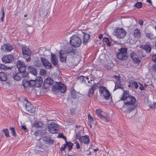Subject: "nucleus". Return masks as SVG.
Here are the masks:
<instances>
[{
    "instance_id": "423d86ee",
    "label": "nucleus",
    "mask_w": 156,
    "mask_h": 156,
    "mask_svg": "<svg viewBox=\"0 0 156 156\" xmlns=\"http://www.w3.org/2000/svg\"><path fill=\"white\" fill-rule=\"evenodd\" d=\"M126 34V32L122 28L117 29L114 35L119 38H123Z\"/></svg>"
},
{
    "instance_id": "a878e982",
    "label": "nucleus",
    "mask_w": 156,
    "mask_h": 156,
    "mask_svg": "<svg viewBox=\"0 0 156 156\" xmlns=\"http://www.w3.org/2000/svg\"><path fill=\"white\" fill-rule=\"evenodd\" d=\"M86 82H87L88 83H90V85H89V86H93L94 84V79L92 77H90L89 78L88 77H86Z\"/></svg>"
},
{
    "instance_id": "338daca9",
    "label": "nucleus",
    "mask_w": 156,
    "mask_h": 156,
    "mask_svg": "<svg viewBox=\"0 0 156 156\" xmlns=\"http://www.w3.org/2000/svg\"><path fill=\"white\" fill-rule=\"evenodd\" d=\"M147 2L149 3L150 4H152V3H151V0H147Z\"/></svg>"
},
{
    "instance_id": "dca6fc26",
    "label": "nucleus",
    "mask_w": 156,
    "mask_h": 156,
    "mask_svg": "<svg viewBox=\"0 0 156 156\" xmlns=\"http://www.w3.org/2000/svg\"><path fill=\"white\" fill-rule=\"evenodd\" d=\"M42 140L44 143L47 144H53L54 140L50 137L47 136H44L42 138Z\"/></svg>"
},
{
    "instance_id": "c756f323",
    "label": "nucleus",
    "mask_w": 156,
    "mask_h": 156,
    "mask_svg": "<svg viewBox=\"0 0 156 156\" xmlns=\"http://www.w3.org/2000/svg\"><path fill=\"white\" fill-rule=\"evenodd\" d=\"M43 125V123L41 121L38 122H35L34 124V126L36 128H40Z\"/></svg>"
},
{
    "instance_id": "72a5a7b5",
    "label": "nucleus",
    "mask_w": 156,
    "mask_h": 156,
    "mask_svg": "<svg viewBox=\"0 0 156 156\" xmlns=\"http://www.w3.org/2000/svg\"><path fill=\"white\" fill-rule=\"evenodd\" d=\"M116 87H117V88H116L117 89H118V88H119V89H122V90H123V89H124V87H123V85L122 84H121L119 83L117 84H116V83H115V87L114 90L116 89Z\"/></svg>"
},
{
    "instance_id": "37998d69",
    "label": "nucleus",
    "mask_w": 156,
    "mask_h": 156,
    "mask_svg": "<svg viewBox=\"0 0 156 156\" xmlns=\"http://www.w3.org/2000/svg\"><path fill=\"white\" fill-rule=\"evenodd\" d=\"M23 84L24 87H30V83L29 81H25L24 83L23 82Z\"/></svg>"
},
{
    "instance_id": "a211bd4d",
    "label": "nucleus",
    "mask_w": 156,
    "mask_h": 156,
    "mask_svg": "<svg viewBox=\"0 0 156 156\" xmlns=\"http://www.w3.org/2000/svg\"><path fill=\"white\" fill-rule=\"evenodd\" d=\"M60 61L62 62H65L66 58V55L64 51L60 50L59 52Z\"/></svg>"
},
{
    "instance_id": "aec40b11",
    "label": "nucleus",
    "mask_w": 156,
    "mask_h": 156,
    "mask_svg": "<svg viewBox=\"0 0 156 156\" xmlns=\"http://www.w3.org/2000/svg\"><path fill=\"white\" fill-rule=\"evenodd\" d=\"M140 48L145 50L147 52L149 53L150 52L151 49V46L147 44L142 45L140 46Z\"/></svg>"
},
{
    "instance_id": "a18cd8bd",
    "label": "nucleus",
    "mask_w": 156,
    "mask_h": 156,
    "mask_svg": "<svg viewBox=\"0 0 156 156\" xmlns=\"http://www.w3.org/2000/svg\"><path fill=\"white\" fill-rule=\"evenodd\" d=\"M58 137L59 138H61L63 139H64L65 140V141H66V137L65 136H64L62 134H59L58 135Z\"/></svg>"
},
{
    "instance_id": "b1692460",
    "label": "nucleus",
    "mask_w": 156,
    "mask_h": 156,
    "mask_svg": "<svg viewBox=\"0 0 156 156\" xmlns=\"http://www.w3.org/2000/svg\"><path fill=\"white\" fill-rule=\"evenodd\" d=\"M101 110L100 109H97L96 110V112L98 116L102 119L103 120H104L106 122H107L108 120L106 117L103 116L101 113Z\"/></svg>"
},
{
    "instance_id": "20e7f679",
    "label": "nucleus",
    "mask_w": 156,
    "mask_h": 156,
    "mask_svg": "<svg viewBox=\"0 0 156 156\" xmlns=\"http://www.w3.org/2000/svg\"><path fill=\"white\" fill-rule=\"evenodd\" d=\"M51 89L54 91H60L61 93L65 92L66 90V86L60 82H55L54 85L52 87Z\"/></svg>"
},
{
    "instance_id": "0e129e2a",
    "label": "nucleus",
    "mask_w": 156,
    "mask_h": 156,
    "mask_svg": "<svg viewBox=\"0 0 156 156\" xmlns=\"http://www.w3.org/2000/svg\"><path fill=\"white\" fill-rule=\"evenodd\" d=\"M114 77L117 79H118V80H120V77L119 76H117L116 75H115L114 76Z\"/></svg>"
},
{
    "instance_id": "bb28decb",
    "label": "nucleus",
    "mask_w": 156,
    "mask_h": 156,
    "mask_svg": "<svg viewBox=\"0 0 156 156\" xmlns=\"http://www.w3.org/2000/svg\"><path fill=\"white\" fill-rule=\"evenodd\" d=\"M14 79L17 81H20L21 79V73L19 72L16 73L13 76Z\"/></svg>"
},
{
    "instance_id": "5701e85b",
    "label": "nucleus",
    "mask_w": 156,
    "mask_h": 156,
    "mask_svg": "<svg viewBox=\"0 0 156 156\" xmlns=\"http://www.w3.org/2000/svg\"><path fill=\"white\" fill-rule=\"evenodd\" d=\"M28 70L31 74L35 76H37V71L36 68H34L32 66H28Z\"/></svg>"
},
{
    "instance_id": "052dcab7",
    "label": "nucleus",
    "mask_w": 156,
    "mask_h": 156,
    "mask_svg": "<svg viewBox=\"0 0 156 156\" xmlns=\"http://www.w3.org/2000/svg\"><path fill=\"white\" fill-rule=\"evenodd\" d=\"M139 24L141 25V26H142L143 25V21L142 20H139Z\"/></svg>"
},
{
    "instance_id": "6ab92c4d",
    "label": "nucleus",
    "mask_w": 156,
    "mask_h": 156,
    "mask_svg": "<svg viewBox=\"0 0 156 156\" xmlns=\"http://www.w3.org/2000/svg\"><path fill=\"white\" fill-rule=\"evenodd\" d=\"M36 82L35 87H40L43 83L42 78L39 76L36 77V79L35 80Z\"/></svg>"
},
{
    "instance_id": "8fccbe9b",
    "label": "nucleus",
    "mask_w": 156,
    "mask_h": 156,
    "mask_svg": "<svg viewBox=\"0 0 156 156\" xmlns=\"http://www.w3.org/2000/svg\"><path fill=\"white\" fill-rule=\"evenodd\" d=\"M132 86L133 87H134L136 89H137L138 87V84L136 82H134L132 84Z\"/></svg>"
},
{
    "instance_id": "f03ea898",
    "label": "nucleus",
    "mask_w": 156,
    "mask_h": 156,
    "mask_svg": "<svg viewBox=\"0 0 156 156\" xmlns=\"http://www.w3.org/2000/svg\"><path fill=\"white\" fill-rule=\"evenodd\" d=\"M119 50V52L116 53L117 58L121 60L127 59L128 57L127 49L126 48H121Z\"/></svg>"
},
{
    "instance_id": "de8ad7c7",
    "label": "nucleus",
    "mask_w": 156,
    "mask_h": 156,
    "mask_svg": "<svg viewBox=\"0 0 156 156\" xmlns=\"http://www.w3.org/2000/svg\"><path fill=\"white\" fill-rule=\"evenodd\" d=\"M20 127L25 132H27L28 131V130L27 129V128L25 125H21Z\"/></svg>"
},
{
    "instance_id": "c03bdc74",
    "label": "nucleus",
    "mask_w": 156,
    "mask_h": 156,
    "mask_svg": "<svg viewBox=\"0 0 156 156\" xmlns=\"http://www.w3.org/2000/svg\"><path fill=\"white\" fill-rule=\"evenodd\" d=\"M132 58L134 62L135 63H140V60L139 59L137 58L136 57H133V58Z\"/></svg>"
},
{
    "instance_id": "bf43d9fd",
    "label": "nucleus",
    "mask_w": 156,
    "mask_h": 156,
    "mask_svg": "<svg viewBox=\"0 0 156 156\" xmlns=\"http://www.w3.org/2000/svg\"><path fill=\"white\" fill-rule=\"evenodd\" d=\"M76 51L74 50H73V49L70 51H68V52H70L71 53H73L74 54H75Z\"/></svg>"
},
{
    "instance_id": "2f4dec72",
    "label": "nucleus",
    "mask_w": 156,
    "mask_h": 156,
    "mask_svg": "<svg viewBox=\"0 0 156 156\" xmlns=\"http://www.w3.org/2000/svg\"><path fill=\"white\" fill-rule=\"evenodd\" d=\"M19 72L21 73V79L26 78L28 76V73L27 72H26V71L23 72H21V71H19Z\"/></svg>"
},
{
    "instance_id": "680f3d73",
    "label": "nucleus",
    "mask_w": 156,
    "mask_h": 156,
    "mask_svg": "<svg viewBox=\"0 0 156 156\" xmlns=\"http://www.w3.org/2000/svg\"><path fill=\"white\" fill-rule=\"evenodd\" d=\"M140 84V86L139 87V89L141 90H144V86L142 84Z\"/></svg>"
},
{
    "instance_id": "7c9ffc66",
    "label": "nucleus",
    "mask_w": 156,
    "mask_h": 156,
    "mask_svg": "<svg viewBox=\"0 0 156 156\" xmlns=\"http://www.w3.org/2000/svg\"><path fill=\"white\" fill-rule=\"evenodd\" d=\"M66 147L68 146V151H71L73 148V144L71 143V142H69L66 140Z\"/></svg>"
},
{
    "instance_id": "69168bd1",
    "label": "nucleus",
    "mask_w": 156,
    "mask_h": 156,
    "mask_svg": "<svg viewBox=\"0 0 156 156\" xmlns=\"http://www.w3.org/2000/svg\"><path fill=\"white\" fill-rule=\"evenodd\" d=\"M99 38L100 39H101L103 38V35L102 34H100L99 35Z\"/></svg>"
},
{
    "instance_id": "3c124183",
    "label": "nucleus",
    "mask_w": 156,
    "mask_h": 156,
    "mask_svg": "<svg viewBox=\"0 0 156 156\" xmlns=\"http://www.w3.org/2000/svg\"><path fill=\"white\" fill-rule=\"evenodd\" d=\"M40 73L41 75H44L46 73V71L44 69H41L40 71Z\"/></svg>"
},
{
    "instance_id": "ddd939ff",
    "label": "nucleus",
    "mask_w": 156,
    "mask_h": 156,
    "mask_svg": "<svg viewBox=\"0 0 156 156\" xmlns=\"http://www.w3.org/2000/svg\"><path fill=\"white\" fill-rule=\"evenodd\" d=\"M12 46L9 44H5L1 47V50L2 51H7L10 52L13 49Z\"/></svg>"
},
{
    "instance_id": "13d9d810",
    "label": "nucleus",
    "mask_w": 156,
    "mask_h": 156,
    "mask_svg": "<svg viewBox=\"0 0 156 156\" xmlns=\"http://www.w3.org/2000/svg\"><path fill=\"white\" fill-rule=\"evenodd\" d=\"M40 133V131L39 130H37L35 132V135L36 136H38Z\"/></svg>"
},
{
    "instance_id": "cd10ccee",
    "label": "nucleus",
    "mask_w": 156,
    "mask_h": 156,
    "mask_svg": "<svg viewBox=\"0 0 156 156\" xmlns=\"http://www.w3.org/2000/svg\"><path fill=\"white\" fill-rule=\"evenodd\" d=\"M71 97L74 99H76L77 96V93L74 89H71L70 90Z\"/></svg>"
},
{
    "instance_id": "5fc2aeb1",
    "label": "nucleus",
    "mask_w": 156,
    "mask_h": 156,
    "mask_svg": "<svg viewBox=\"0 0 156 156\" xmlns=\"http://www.w3.org/2000/svg\"><path fill=\"white\" fill-rule=\"evenodd\" d=\"M75 143L76 144V147L77 149H79L80 147V145L77 141H76Z\"/></svg>"
},
{
    "instance_id": "f3484780",
    "label": "nucleus",
    "mask_w": 156,
    "mask_h": 156,
    "mask_svg": "<svg viewBox=\"0 0 156 156\" xmlns=\"http://www.w3.org/2000/svg\"><path fill=\"white\" fill-rule=\"evenodd\" d=\"M83 34V44L84 45H86L88 42L90 38V36L89 34L82 31Z\"/></svg>"
},
{
    "instance_id": "f8f14e48",
    "label": "nucleus",
    "mask_w": 156,
    "mask_h": 156,
    "mask_svg": "<svg viewBox=\"0 0 156 156\" xmlns=\"http://www.w3.org/2000/svg\"><path fill=\"white\" fill-rule=\"evenodd\" d=\"M53 83V80L50 78H47L44 80L43 86L44 88H47L50 85Z\"/></svg>"
},
{
    "instance_id": "4c0bfd02",
    "label": "nucleus",
    "mask_w": 156,
    "mask_h": 156,
    "mask_svg": "<svg viewBox=\"0 0 156 156\" xmlns=\"http://www.w3.org/2000/svg\"><path fill=\"white\" fill-rule=\"evenodd\" d=\"M85 77L83 76H80L78 78V80H80L81 82L86 83V80L85 79Z\"/></svg>"
},
{
    "instance_id": "79ce46f5",
    "label": "nucleus",
    "mask_w": 156,
    "mask_h": 156,
    "mask_svg": "<svg viewBox=\"0 0 156 156\" xmlns=\"http://www.w3.org/2000/svg\"><path fill=\"white\" fill-rule=\"evenodd\" d=\"M0 69L5 70H6L8 69V67H6L5 65L1 64H0Z\"/></svg>"
},
{
    "instance_id": "09e8293b",
    "label": "nucleus",
    "mask_w": 156,
    "mask_h": 156,
    "mask_svg": "<svg viewBox=\"0 0 156 156\" xmlns=\"http://www.w3.org/2000/svg\"><path fill=\"white\" fill-rule=\"evenodd\" d=\"M2 17L1 18V20L2 22H3L4 21V18L5 16V13L3 11V8H2Z\"/></svg>"
},
{
    "instance_id": "7ed1b4c3",
    "label": "nucleus",
    "mask_w": 156,
    "mask_h": 156,
    "mask_svg": "<svg viewBox=\"0 0 156 156\" xmlns=\"http://www.w3.org/2000/svg\"><path fill=\"white\" fill-rule=\"evenodd\" d=\"M99 92L100 96L106 100H108L110 99L111 95L106 87L103 86H100L99 87Z\"/></svg>"
},
{
    "instance_id": "603ef678",
    "label": "nucleus",
    "mask_w": 156,
    "mask_h": 156,
    "mask_svg": "<svg viewBox=\"0 0 156 156\" xmlns=\"http://www.w3.org/2000/svg\"><path fill=\"white\" fill-rule=\"evenodd\" d=\"M88 119L91 122L93 121V119L92 117L90 115H88Z\"/></svg>"
},
{
    "instance_id": "4d7b16f0",
    "label": "nucleus",
    "mask_w": 156,
    "mask_h": 156,
    "mask_svg": "<svg viewBox=\"0 0 156 156\" xmlns=\"http://www.w3.org/2000/svg\"><path fill=\"white\" fill-rule=\"evenodd\" d=\"M152 69L153 70L156 71V64H154L153 65Z\"/></svg>"
},
{
    "instance_id": "0eeeda50",
    "label": "nucleus",
    "mask_w": 156,
    "mask_h": 156,
    "mask_svg": "<svg viewBox=\"0 0 156 156\" xmlns=\"http://www.w3.org/2000/svg\"><path fill=\"white\" fill-rule=\"evenodd\" d=\"M48 130L50 133L52 134L56 133L58 132V126L57 124L54 122H51L48 124Z\"/></svg>"
},
{
    "instance_id": "49530a36",
    "label": "nucleus",
    "mask_w": 156,
    "mask_h": 156,
    "mask_svg": "<svg viewBox=\"0 0 156 156\" xmlns=\"http://www.w3.org/2000/svg\"><path fill=\"white\" fill-rule=\"evenodd\" d=\"M66 147V144H63L60 148L61 151L62 152L64 151Z\"/></svg>"
},
{
    "instance_id": "c85d7f7f",
    "label": "nucleus",
    "mask_w": 156,
    "mask_h": 156,
    "mask_svg": "<svg viewBox=\"0 0 156 156\" xmlns=\"http://www.w3.org/2000/svg\"><path fill=\"white\" fill-rule=\"evenodd\" d=\"M134 36L135 37L138 38L140 36L141 32L139 29H137L134 30L133 33Z\"/></svg>"
},
{
    "instance_id": "393cba45",
    "label": "nucleus",
    "mask_w": 156,
    "mask_h": 156,
    "mask_svg": "<svg viewBox=\"0 0 156 156\" xmlns=\"http://www.w3.org/2000/svg\"><path fill=\"white\" fill-rule=\"evenodd\" d=\"M7 80V75L3 72H0V80L2 81H5Z\"/></svg>"
},
{
    "instance_id": "473e14b6",
    "label": "nucleus",
    "mask_w": 156,
    "mask_h": 156,
    "mask_svg": "<svg viewBox=\"0 0 156 156\" xmlns=\"http://www.w3.org/2000/svg\"><path fill=\"white\" fill-rule=\"evenodd\" d=\"M146 36L147 37L150 39H154L155 37L153 34L151 33H146Z\"/></svg>"
},
{
    "instance_id": "9d476101",
    "label": "nucleus",
    "mask_w": 156,
    "mask_h": 156,
    "mask_svg": "<svg viewBox=\"0 0 156 156\" xmlns=\"http://www.w3.org/2000/svg\"><path fill=\"white\" fill-rule=\"evenodd\" d=\"M14 56L12 55H9L4 56L2 58V62L5 63H11L13 59Z\"/></svg>"
},
{
    "instance_id": "e2e57ef3",
    "label": "nucleus",
    "mask_w": 156,
    "mask_h": 156,
    "mask_svg": "<svg viewBox=\"0 0 156 156\" xmlns=\"http://www.w3.org/2000/svg\"><path fill=\"white\" fill-rule=\"evenodd\" d=\"M31 60V58L30 56L28 58L26 59V62H27L30 61Z\"/></svg>"
},
{
    "instance_id": "412c9836",
    "label": "nucleus",
    "mask_w": 156,
    "mask_h": 156,
    "mask_svg": "<svg viewBox=\"0 0 156 156\" xmlns=\"http://www.w3.org/2000/svg\"><path fill=\"white\" fill-rule=\"evenodd\" d=\"M51 61L54 66H56L58 64V61L55 55L51 53Z\"/></svg>"
},
{
    "instance_id": "f257e3e1",
    "label": "nucleus",
    "mask_w": 156,
    "mask_h": 156,
    "mask_svg": "<svg viewBox=\"0 0 156 156\" xmlns=\"http://www.w3.org/2000/svg\"><path fill=\"white\" fill-rule=\"evenodd\" d=\"M121 100L123 101L125 104L122 108H126V111L128 113L137 108L138 105L135 104L136 99L129 94L128 90H124Z\"/></svg>"
},
{
    "instance_id": "864d4df0",
    "label": "nucleus",
    "mask_w": 156,
    "mask_h": 156,
    "mask_svg": "<svg viewBox=\"0 0 156 156\" xmlns=\"http://www.w3.org/2000/svg\"><path fill=\"white\" fill-rule=\"evenodd\" d=\"M152 60L154 62H156V54L153 55L152 57Z\"/></svg>"
},
{
    "instance_id": "ea45409f",
    "label": "nucleus",
    "mask_w": 156,
    "mask_h": 156,
    "mask_svg": "<svg viewBox=\"0 0 156 156\" xmlns=\"http://www.w3.org/2000/svg\"><path fill=\"white\" fill-rule=\"evenodd\" d=\"M76 138L78 139L79 141H80V140H81L82 137L81 136V135L80 134V132H77L76 133Z\"/></svg>"
},
{
    "instance_id": "774afa93",
    "label": "nucleus",
    "mask_w": 156,
    "mask_h": 156,
    "mask_svg": "<svg viewBox=\"0 0 156 156\" xmlns=\"http://www.w3.org/2000/svg\"><path fill=\"white\" fill-rule=\"evenodd\" d=\"M98 151V148H96V149H94V151Z\"/></svg>"
},
{
    "instance_id": "2eb2a0df",
    "label": "nucleus",
    "mask_w": 156,
    "mask_h": 156,
    "mask_svg": "<svg viewBox=\"0 0 156 156\" xmlns=\"http://www.w3.org/2000/svg\"><path fill=\"white\" fill-rule=\"evenodd\" d=\"M22 53L24 56L27 57L31 54L32 52L29 48L23 47L22 48Z\"/></svg>"
},
{
    "instance_id": "c9c22d12",
    "label": "nucleus",
    "mask_w": 156,
    "mask_h": 156,
    "mask_svg": "<svg viewBox=\"0 0 156 156\" xmlns=\"http://www.w3.org/2000/svg\"><path fill=\"white\" fill-rule=\"evenodd\" d=\"M142 4L141 2H137V3L134 5V6L138 8H140L142 7Z\"/></svg>"
},
{
    "instance_id": "6e6552de",
    "label": "nucleus",
    "mask_w": 156,
    "mask_h": 156,
    "mask_svg": "<svg viewBox=\"0 0 156 156\" xmlns=\"http://www.w3.org/2000/svg\"><path fill=\"white\" fill-rule=\"evenodd\" d=\"M41 59L45 68L48 69H52V66L51 63L47 59L43 57H41Z\"/></svg>"
},
{
    "instance_id": "f704fd0d",
    "label": "nucleus",
    "mask_w": 156,
    "mask_h": 156,
    "mask_svg": "<svg viewBox=\"0 0 156 156\" xmlns=\"http://www.w3.org/2000/svg\"><path fill=\"white\" fill-rule=\"evenodd\" d=\"M104 42L106 43L108 46H110L111 45V43L110 42L108 38L107 37H104L103 39Z\"/></svg>"
},
{
    "instance_id": "1a4fd4ad",
    "label": "nucleus",
    "mask_w": 156,
    "mask_h": 156,
    "mask_svg": "<svg viewBox=\"0 0 156 156\" xmlns=\"http://www.w3.org/2000/svg\"><path fill=\"white\" fill-rule=\"evenodd\" d=\"M17 67L19 71L23 72L25 71L26 66L24 62L22 60H18L17 62Z\"/></svg>"
},
{
    "instance_id": "6e6d98bb",
    "label": "nucleus",
    "mask_w": 156,
    "mask_h": 156,
    "mask_svg": "<svg viewBox=\"0 0 156 156\" xmlns=\"http://www.w3.org/2000/svg\"><path fill=\"white\" fill-rule=\"evenodd\" d=\"M135 55L136 54L133 52H131L130 54V56L132 58H133V57H134Z\"/></svg>"
},
{
    "instance_id": "a19ab883",
    "label": "nucleus",
    "mask_w": 156,
    "mask_h": 156,
    "mask_svg": "<svg viewBox=\"0 0 156 156\" xmlns=\"http://www.w3.org/2000/svg\"><path fill=\"white\" fill-rule=\"evenodd\" d=\"M10 129L11 131V133L12 135L14 136H16V134L14 128L13 127L10 128Z\"/></svg>"
},
{
    "instance_id": "9b49d317",
    "label": "nucleus",
    "mask_w": 156,
    "mask_h": 156,
    "mask_svg": "<svg viewBox=\"0 0 156 156\" xmlns=\"http://www.w3.org/2000/svg\"><path fill=\"white\" fill-rule=\"evenodd\" d=\"M27 103L25 105V108L30 113H34L35 111V108L29 102L26 101Z\"/></svg>"
},
{
    "instance_id": "e433bc0d",
    "label": "nucleus",
    "mask_w": 156,
    "mask_h": 156,
    "mask_svg": "<svg viewBox=\"0 0 156 156\" xmlns=\"http://www.w3.org/2000/svg\"><path fill=\"white\" fill-rule=\"evenodd\" d=\"M2 131L6 137L9 136V130L7 129H3Z\"/></svg>"
},
{
    "instance_id": "4be33fe9",
    "label": "nucleus",
    "mask_w": 156,
    "mask_h": 156,
    "mask_svg": "<svg viewBox=\"0 0 156 156\" xmlns=\"http://www.w3.org/2000/svg\"><path fill=\"white\" fill-rule=\"evenodd\" d=\"M90 139L89 137L87 135H85L82 136L80 141V142L83 143L85 144H87L89 143Z\"/></svg>"
},
{
    "instance_id": "39448f33",
    "label": "nucleus",
    "mask_w": 156,
    "mask_h": 156,
    "mask_svg": "<svg viewBox=\"0 0 156 156\" xmlns=\"http://www.w3.org/2000/svg\"><path fill=\"white\" fill-rule=\"evenodd\" d=\"M70 43L73 47H78L81 44L82 41L80 37L77 36H73L70 38Z\"/></svg>"
},
{
    "instance_id": "4468645a",
    "label": "nucleus",
    "mask_w": 156,
    "mask_h": 156,
    "mask_svg": "<svg viewBox=\"0 0 156 156\" xmlns=\"http://www.w3.org/2000/svg\"><path fill=\"white\" fill-rule=\"evenodd\" d=\"M97 84H94L93 86H91L89 89L87 94V96L90 98L92 97L94 95V92L97 87Z\"/></svg>"
},
{
    "instance_id": "58836bf2",
    "label": "nucleus",
    "mask_w": 156,
    "mask_h": 156,
    "mask_svg": "<svg viewBox=\"0 0 156 156\" xmlns=\"http://www.w3.org/2000/svg\"><path fill=\"white\" fill-rule=\"evenodd\" d=\"M29 81L30 87H33L34 86L35 87L36 82L35 80H30Z\"/></svg>"
}]
</instances>
